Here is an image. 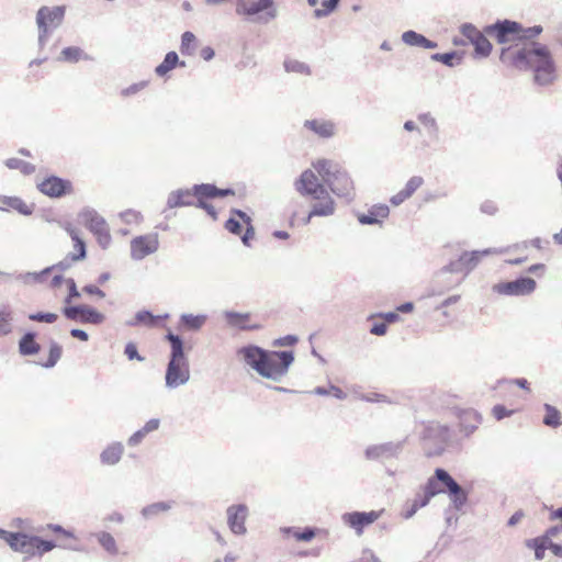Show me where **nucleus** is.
Wrapping results in <instances>:
<instances>
[{
  "instance_id": "nucleus-36",
  "label": "nucleus",
  "mask_w": 562,
  "mask_h": 562,
  "mask_svg": "<svg viewBox=\"0 0 562 562\" xmlns=\"http://www.w3.org/2000/svg\"><path fill=\"white\" fill-rule=\"evenodd\" d=\"M463 53L458 50H451L448 53H435L430 56L434 61L441 63L448 67H454L462 61Z\"/></svg>"
},
{
  "instance_id": "nucleus-42",
  "label": "nucleus",
  "mask_w": 562,
  "mask_h": 562,
  "mask_svg": "<svg viewBox=\"0 0 562 562\" xmlns=\"http://www.w3.org/2000/svg\"><path fill=\"white\" fill-rule=\"evenodd\" d=\"M486 36L488 35L483 31L472 43L475 56L477 57H487L492 52L493 46Z\"/></svg>"
},
{
  "instance_id": "nucleus-49",
  "label": "nucleus",
  "mask_w": 562,
  "mask_h": 562,
  "mask_svg": "<svg viewBox=\"0 0 562 562\" xmlns=\"http://www.w3.org/2000/svg\"><path fill=\"white\" fill-rule=\"evenodd\" d=\"M543 29L541 25H533V26H530V27H525L521 23H520V31H519V34H518V42H522V41H526V43L528 42H533L532 40L536 38L538 35H540L542 33Z\"/></svg>"
},
{
  "instance_id": "nucleus-30",
  "label": "nucleus",
  "mask_w": 562,
  "mask_h": 562,
  "mask_svg": "<svg viewBox=\"0 0 562 562\" xmlns=\"http://www.w3.org/2000/svg\"><path fill=\"white\" fill-rule=\"evenodd\" d=\"M175 502H156L142 508L140 515L144 519L149 520L158 517L159 515L169 512Z\"/></svg>"
},
{
  "instance_id": "nucleus-31",
  "label": "nucleus",
  "mask_w": 562,
  "mask_h": 562,
  "mask_svg": "<svg viewBox=\"0 0 562 562\" xmlns=\"http://www.w3.org/2000/svg\"><path fill=\"white\" fill-rule=\"evenodd\" d=\"M52 272V268H45L40 272H23L14 274V279L24 284L32 285L37 283H43L46 277Z\"/></svg>"
},
{
  "instance_id": "nucleus-62",
  "label": "nucleus",
  "mask_w": 562,
  "mask_h": 562,
  "mask_svg": "<svg viewBox=\"0 0 562 562\" xmlns=\"http://www.w3.org/2000/svg\"><path fill=\"white\" fill-rule=\"evenodd\" d=\"M94 236L97 238L99 246L102 249H106L109 247V245L111 243V235H110L109 227L94 234Z\"/></svg>"
},
{
  "instance_id": "nucleus-32",
  "label": "nucleus",
  "mask_w": 562,
  "mask_h": 562,
  "mask_svg": "<svg viewBox=\"0 0 562 562\" xmlns=\"http://www.w3.org/2000/svg\"><path fill=\"white\" fill-rule=\"evenodd\" d=\"M491 249H484L482 251L474 250V251H463L459 257L461 261L463 262V267L465 269V273H469L471 270H473L482 256L491 254Z\"/></svg>"
},
{
  "instance_id": "nucleus-29",
  "label": "nucleus",
  "mask_w": 562,
  "mask_h": 562,
  "mask_svg": "<svg viewBox=\"0 0 562 562\" xmlns=\"http://www.w3.org/2000/svg\"><path fill=\"white\" fill-rule=\"evenodd\" d=\"M81 59L82 60H93V57L90 56L89 54L85 53L83 49H81L78 46L65 47L60 52V55L57 58L58 61H65V63H70V64L78 63Z\"/></svg>"
},
{
  "instance_id": "nucleus-9",
  "label": "nucleus",
  "mask_w": 562,
  "mask_h": 562,
  "mask_svg": "<svg viewBox=\"0 0 562 562\" xmlns=\"http://www.w3.org/2000/svg\"><path fill=\"white\" fill-rule=\"evenodd\" d=\"M34 536L21 531H8L4 529L0 530V539L4 540L8 546L15 552H20L29 557V561L36 557L35 542H33Z\"/></svg>"
},
{
  "instance_id": "nucleus-16",
  "label": "nucleus",
  "mask_w": 562,
  "mask_h": 562,
  "mask_svg": "<svg viewBox=\"0 0 562 562\" xmlns=\"http://www.w3.org/2000/svg\"><path fill=\"white\" fill-rule=\"evenodd\" d=\"M248 516V507L245 504L232 505L227 508V525L235 535L247 532L245 522Z\"/></svg>"
},
{
  "instance_id": "nucleus-15",
  "label": "nucleus",
  "mask_w": 562,
  "mask_h": 562,
  "mask_svg": "<svg viewBox=\"0 0 562 562\" xmlns=\"http://www.w3.org/2000/svg\"><path fill=\"white\" fill-rule=\"evenodd\" d=\"M454 414L459 419V429L465 437H470L482 423L481 414L472 408H454Z\"/></svg>"
},
{
  "instance_id": "nucleus-3",
  "label": "nucleus",
  "mask_w": 562,
  "mask_h": 562,
  "mask_svg": "<svg viewBox=\"0 0 562 562\" xmlns=\"http://www.w3.org/2000/svg\"><path fill=\"white\" fill-rule=\"evenodd\" d=\"M170 344V356L166 368L165 382L166 387L172 390L184 385L190 380L189 359L184 353L183 339L168 331L165 336Z\"/></svg>"
},
{
  "instance_id": "nucleus-12",
  "label": "nucleus",
  "mask_w": 562,
  "mask_h": 562,
  "mask_svg": "<svg viewBox=\"0 0 562 562\" xmlns=\"http://www.w3.org/2000/svg\"><path fill=\"white\" fill-rule=\"evenodd\" d=\"M445 493L448 494L456 510H461L468 503V492L451 476L449 472H438Z\"/></svg>"
},
{
  "instance_id": "nucleus-40",
  "label": "nucleus",
  "mask_w": 562,
  "mask_h": 562,
  "mask_svg": "<svg viewBox=\"0 0 562 562\" xmlns=\"http://www.w3.org/2000/svg\"><path fill=\"white\" fill-rule=\"evenodd\" d=\"M99 544L110 554L115 555L117 554V546L114 537L106 532V531H100L93 535Z\"/></svg>"
},
{
  "instance_id": "nucleus-19",
  "label": "nucleus",
  "mask_w": 562,
  "mask_h": 562,
  "mask_svg": "<svg viewBox=\"0 0 562 562\" xmlns=\"http://www.w3.org/2000/svg\"><path fill=\"white\" fill-rule=\"evenodd\" d=\"M194 198L193 188L173 190L168 194L166 209L195 206L196 202H194ZM166 211L167 210H164V212Z\"/></svg>"
},
{
  "instance_id": "nucleus-24",
  "label": "nucleus",
  "mask_w": 562,
  "mask_h": 562,
  "mask_svg": "<svg viewBox=\"0 0 562 562\" xmlns=\"http://www.w3.org/2000/svg\"><path fill=\"white\" fill-rule=\"evenodd\" d=\"M304 127L323 138H329L335 135V124L331 121L306 120Z\"/></svg>"
},
{
  "instance_id": "nucleus-57",
  "label": "nucleus",
  "mask_w": 562,
  "mask_h": 562,
  "mask_svg": "<svg viewBox=\"0 0 562 562\" xmlns=\"http://www.w3.org/2000/svg\"><path fill=\"white\" fill-rule=\"evenodd\" d=\"M460 32L461 34L467 37L470 43L472 44L476 37L482 33L480 30H477V27L475 25H473L472 23H463L461 26H460Z\"/></svg>"
},
{
  "instance_id": "nucleus-45",
  "label": "nucleus",
  "mask_w": 562,
  "mask_h": 562,
  "mask_svg": "<svg viewBox=\"0 0 562 562\" xmlns=\"http://www.w3.org/2000/svg\"><path fill=\"white\" fill-rule=\"evenodd\" d=\"M544 409H546V415L543 417V424L546 426H549L552 428L559 427L562 424V422H561L562 416H561L560 411L550 404H544Z\"/></svg>"
},
{
  "instance_id": "nucleus-61",
  "label": "nucleus",
  "mask_w": 562,
  "mask_h": 562,
  "mask_svg": "<svg viewBox=\"0 0 562 562\" xmlns=\"http://www.w3.org/2000/svg\"><path fill=\"white\" fill-rule=\"evenodd\" d=\"M124 355L128 360L144 361V357L138 353L137 347L134 342H127L125 345Z\"/></svg>"
},
{
  "instance_id": "nucleus-7",
  "label": "nucleus",
  "mask_w": 562,
  "mask_h": 562,
  "mask_svg": "<svg viewBox=\"0 0 562 562\" xmlns=\"http://www.w3.org/2000/svg\"><path fill=\"white\" fill-rule=\"evenodd\" d=\"M61 314L71 322L89 325H101L105 321L104 314L87 304L64 305Z\"/></svg>"
},
{
  "instance_id": "nucleus-17",
  "label": "nucleus",
  "mask_w": 562,
  "mask_h": 562,
  "mask_svg": "<svg viewBox=\"0 0 562 562\" xmlns=\"http://www.w3.org/2000/svg\"><path fill=\"white\" fill-rule=\"evenodd\" d=\"M403 448L402 442H384L381 445L369 446L364 450L368 460L390 459L396 457Z\"/></svg>"
},
{
  "instance_id": "nucleus-43",
  "label": "nucleus",
  "mask_w": 562,
  "mask_h": 562,
  "mask_svg": "<svg viewBox=\"0 0 562 562\" xmlns=\"http://www.w3.org/2000/svg\"><path fill=\"white\" fill-rule=\"evenodd\" d=\"M525 546L528 549H532L535 551V559L540 561L544 558L546 550L548 549L549 542H547L539 536L536 538L527 539L525 541Z\"/></svg>"
},
{
  "instance_id": "nucleus-44",
  "label": "nucleus",
  "mask_w": 562,
  "mask_h": 562,
  "mask_svg": "<svg viewBox=\"0 0 562 562\" xmlns=\"http://www.w3.org/2000/svg\"><path fill=\"white\" fill-rule=\"evenodd\" d=\"M282 532L285 535H293V537L297 541H306V542L311 541L316 535L315 528H312V527H305L303 530H300L294 527H284V528H282Z\"/></svg>"
},
{
  "instance_id": "nucleus-5",
  "label": "nucleus",
  "mask_w": 562,
  "mask_h": 562,
  "mask_svg": "<svg viewBox=\"0 0 562 562\" xmlns=\"http://www.w3.org/2000/svg\"><path fill=\"white\" fill-rule=\"evenodd\" d=\"M235 12L246 21L268 24L278 16L274 0H236Z\"/></svg>"
},
{
  "instance_id": "nucleus-60",
  "label": "nucleus",
  "mask_w": 562,
  "mask_h": 562,
  "mask_svg": "<svg viewBox=\"0 0 562 562\" xmlns=\"http://www.w3.org/2000/svg\"><path fill=\"white\" fill-rule=\"evenodd\" d=\"M74 247L77 252L70 254L71 260H77V261L83 260L87 256V247H86L85 240L82 238H79V239L75 238Z\"/></svg>"
},
{
  "instance_id": "nucleus-63",
  "label": "nucleus",
  "mask_w": 562,
  "mask_h": 562,
  "mask_svg": "<svg viewBox=\"0 0 562 562\" xmlns=\"http://www.w3.org/2000/svg\"><path fill=\"white\" fill-rule=\"evenodd\" d=\"M225 228L231 233V234H234V235H240L241 234V224L238 220L234 218V217H229L226 222H225Z\"/></svg>"
},
{
  "instance_id": "nucleus-2",
  "label": "nucleus",
  "mask_w": 562,
  "mask_h": 562,
  "mask_svg": "<svg viewBox=\"0 0 562 562\" xmlns=\"http://www.w3.org/2000/svg\"><path fill=\"white\" fill-rule=\"evenodd\" d=\"M245 364L260 376L280 382L294 362L292 350H267L257 345H247L237 350Z\"/></svg>"
},
{
  "instance_id": "nucleus-54",
  "label": "nucleus",
  "mask_w": 562,
  "mask_h": 562,
  "mask_svg": "<svg viewBox=\"0 0 562 562\" xmlns=\"http://www.w3.org/2000/svg\"><path fill=\"white\" fill-rule=\"evenodd\" d=\"M465 272V269L463 267V262L461 261L460 257L457 260H451L448 265L442 267L438 273L437 278L442 277L446 273H460Z\"/></svg>"
},
{
  "instance_id": "nucleus-50",
  "label": "nucleus",
  "mask_w": 562,
  "mask_h": 562,
  "mask_svg": "<svg viewBox=\"0 0 562 562\" xmlns=\"http://www.w3.org/2000/svg\"><path fill=\"white\" fill-rule=\"evenodd\" d=\"M33 542H35V553L36 557L42 558L45 553L52 551L56 548V543L54 540H46L41 538L40 536H34Z\"/></svg>"
},
{
  "instance_id": "nucleus-33",
  "label": "nucleus",
  "mask_w": 562,
  "mask_h": 562,
  "mask_svg": "<svg viewBox=\"0 0 562 562\" xmlns=\"http://www.w3.org/2000/svg\"><path fill=\"white\" fill-rule=\"evenodd\" d=\"M438 472H448L447 470L442 468H437L434 472V474L427 480L426 484L423 486L424 493H426L428 496L434 497L440 493H445V486L441 487L439 484L440 476H438Z\"/></svg>"
},
{
  "instance_id": "nucleus-18",
  "label": "nucleus",
  "mask_w": 562,
  "mask_h": 562,
  "mask_svg": "<svg viewBox=\"0 0 562 562\" xmlns=\"http://www.w3.org/2000/svg\"><path fill=\"white\" fill-rule=\"evenodd\" d=\"M78 218L93 235L109 227L106 221L94 209L89 206L80 211Z\"/></svg>"
},
{
  "instance_id": "nucleus-35",
  "label": "nucleus",
  "mask_w": 562,
  "mask_h": 562,
  "mask_svg": "<svg viewBox=\"0 0 562 562\" xmlns=\"http://www.w3.org/2000/svg\"><path fill=\"white\" fill-rule=\"evenodd\" d=\"M335 206L336 204L333 198H327L326 201H317L312 205L310 217L333 215L335 212Z\"/></svg>"
},
{
  "instance_id": "nucleus-53",
  "label": "nucleus",
  "mask_w": 562,
  "mask_h": 562,
  "mask_svg": "<svg viewBox=\"0 0 562 562\" xmlns=\"http://www.w3.org/2000/svg\"><path fill=\"white\" fill-rule=\"evenodd\" d=\"M285 71L288 72H297L310 75L311 69L310 66L305 63L295 60V59H286L283 64Z\"/></svg>"
},
{
  "instance_id": "nucleus-27",
  "label": "nucleus",
  "mask_w": 562,
  "mask_h": 562,
  "mask_svg": "<svg viewBox=\"0 0 562 562\" xmlns=\"http://www.w3.org/2000/svg\"><path fill=\"white\" fill-rule=\"evenodd\" d=\"M123 452V445L121 442H113L101 452L100 461L105 465H114L120 462Z\"/></svg>"
},
{
  "instance_id": "nucleus-55",
  "label": "nucleus",
  "mask_w": 562,
  "mask_h": 562,
  "mask_svg": "<svg viewBox=\"0 0 562 562\" xmlns=\"http://www.w3.org/2000/svg\"><path fill=\"white\" fill-rule=\"evenodd\" d=\"M68 286V294L64 299V305H72L71 302L81 296L80 292L77 289L76 281L72 278H68L65 280Z\"/></svg>"
},
{
  "instance_id": "nucleus-4",
  "label": "nucleus",
  "mask_w": 562,
  "mask_h": 562,
  "mask_svg": "<svg viewBox=\"0 0 562 562\" xmlns=\"http://www.w3.org/2000/svg\"><path fill=\"white\" fill-rule=\"evenodd\" d=\"M313 167L334 194L348 201L355 198L353 181L348 171L338 162L319 159L313 164Z\"/></svg>"
},
{
  "instance_id": "nucleus-10",
  "label": "nucleus",
  "mask_w": 562,
  "mask_h": 562,
  "mask_svg": "<svg viewBox=\"0 0 562 562\" xmlns=\"http://www.w3.org/2000/svg\"><path fill=\"white\" fill-rule=\"evenodd\" d=\"M537 283L530 277H519L512 281L501 282L494 285V291L507 296L529 295L536 290Z\"/></svg>"
},
{
  "instance_id": "nucleus-56",
  "label": "nucleus",
  "mask_w": 562,
  "mask_h": 562,
  "mask_svg": "<svg viewBox=\"0 0 562 562\" xmlns=\"http://www.w3.org/2000/svg\"><path fill=\"white\" fill-rule=\"evenodd\" d=\"M58 315L50 312H36L29 315V319L33 322H43L53 324L57 321Z\"/></svg>"
},
{
  "instance_id": "nucleus-39",
  "label": "nucleus",
  "mask_w": 562,
  "mask_h": 562,
  "mask_svg": "<svg viewBox=\"0 0 562 562\" xmlns=\"http://www.w3.org/2000/svg\"><path fill=\"white\" fill-rule=\"evenodd\" d=\"M13 312L9 305L0 306V337L12 333Z\"/></svg>"
},
{
  "instance_id": "nucleus-51",
  "label": "nucleus",
  "mask_w": 562,
  "mask_h": 562,
  "mask_svg": "<svg viewBox=\"0 0 562 562\" xmlns=\"http://www.w3.org/2000/svg\"><path fill=\"white\" fill-rule=\"evenodd\" d=\"M195 35L190 32L186 31L181 35V45H180V52L182 55H191L194 50V44H195Z\"/></svg>"
},
{
  "instance_id": "nucleus-48",
  "label": "nucleus",
  "mask_w": 562,
  "mask_h": 562,
  "mask_svg": "<svg viewBox=\"0 0 562 562\" xmlns=\"http://www.w3.org/2000/svg\"><path fill=\"white\" fill-rule=\"evenodd\" d=\"M61 353H63L61 346L58 342L52 340L49 344L48 358L45 362L41 363V366L46 369L55 367L56 363L59 361Z\"/></svg>"
},
{
  "instance_id": "nucleus-22",
  "label": "nucleus",
  "mask_w": 562,
  "mask_h": 562,
  "mask_svg": "<svg viewBox=\"0 0 562 562\" xmlns=\"http://www.w3.org/2000/svg\"><path fill=\"white\" fill-rule=\"evenodd\" d=\"M321 181L318 180L315 172L311 169L304 170L301 176L295 180L294 187L295 190L301 194L306 196L307 193H311V190L318 186Z\"/></svg>"
},
{
  "instance_id": "nucleus-52",
  "label": "nucleus",
  "mask_w": 562,
  "mask_h": 562,
  "mask_svg": "<svg viewBox=\"0 0 562 562\" xmlns=\"http://www.w3.org/2000/svg\"><path fill=\"white\" fill-rule=\"evenodd\" d=\"M340 0H323L322 8L314 10V16L317 19L328 16L339 5Z\"/></svg>"
},
{
  "instance_id": "nucleus-46",
  "label": "nucleus",
  "mask_w": 562,
  "mask_h": 562,
  "mask_svg": "<svg viewBox=\"0 0 562 562\" xmlns=\"http://www.w3.org/2000/svg\"><path fill=\"white\" fill-rule=\"evenodd\" d=\"M4 165L9 169L20 170L25 176H30V175L34 173L36 170L34 165H32L27 161L21 160L19 158H9L4 161Z\"/></svg>"
},
{
  "instance_id": "nucleus-64",
  "label": "nucleus",
  "mask_w": 562,
  "mask_h": 562,
  "mask_svg": "<svg viewBox=\"0 0 562 562\" xmlns=\"http://www.w3.org/2000/svg\"><path fill=\"white\" fill-rule=\"evenodd\" d=\"M353 562H381V561L370 549H364L361 553V557Z\"/></svg>"
},
{
  "instance_id": "nucleus-6",
  "label": "nucleus",
  "mask_w": 562,
  "mask_h": 562,
  "mask_svg": "<svg viewBox=\"0 0 562 562\" xmlns=\"http://www.w3.org/2000/svg\"><path fill=\"white\" fill-rule=\"evenodd\" d=\"M66 13L65 5L41 7L36 12V25L38 30V47L43 49L49 36L64 22Z\"/></svg>"
},
{
  "instance_id": "nucleus-37",
  "label": "nucleus",
  "mask_w": 562,
  "mask_h": 562,
  "mask_svg": "<svg viewBox=\"0 0 562 562\" xmlns=\"http://www.w3.org/2000/svg\"><path fill=\"white\" fill-rule=\"evenodd\" d=\"M418 122L425 126L430 138H438L439 125L436 117L430 112H423L417 115Z\"/></svg>"
},
{
  "instance_id": "nucleus-1",
  "label": "nucleus",
  "mask_w": 562,
  "mask_h": 562,
  "mask_svg": "<svg viewBox=\"0 0 562 562\" xmlns=\"http://www.w3.org/2000/svg\"><path fill=\"white\" fill-rule=\"evenodd\" d=\"M499 59L516 69L532 70L533 80L539 86H549L554 81L555 63L544 44L528 42L516 50L512 46L504 47Z\"/></svg>"
},
{
  "instance_id": "nucleus-47",
  "label": "nucleus",
  "mask_w": 562,
  "mask_h": 562,
  "mask_svg": "<svg viewBox=\"0 0 562 562\" xmlns=\"http://www.w3.org/2000/svg\"><path fill=\"white\" fill-rule=\"evenodd\" d=\"M157 318H158V316H155L150 311L143 310V311H138L135 314L134 319L133 321H128L126 324L128 326H137L139 324H146L148 326H155Z\"/></svg>"
},
{
  "instance_id": "nucleus-28",
  "label": "nucleus",
  "mask_w": 562,
  "mask_h": 562,
  "mask_svg": "<svg viewBox=\"0 0 562 562\" xmlns=\"http://www.w3.org/2000/svg\"><path fill=\"white\" fill-rule=\"evenodd\" d=\"M177 66L184 67L186 63L180 61L178 54L171 50L165 55L164 60L155 68V72L158 77H164Z\"/></svg>"
},
{
  "instance_id": "nucleus-13",
  "label": "nucleus",
  "mask_w": 562,
  "mask_h": 562,
  "mask_svg": "<svg viewBox=\"0 0 562 562\" xmlns=\"http://www.w3.org/2000/svg\"><path fill=\"white\" fill-rule=\"evenodd\" d=\"M159 247L157 235H142L131 241V257L134 260H142L156 252Z\"/></svg>"
},
{
  "instance_id": "nucleus-34",
  "label": "nucleus",
  "mask_w": 562,
  "mask_h": 562,
  "mask_svg": "<svg viewBox=\"0 0 562 562\" xmlns=\"http://www.w3.org/2000/svg\"><path fill=\"white\" fill-rule=\"evenodd\" d=\"M426 432L428 437H434L441 443H448L451 439V430L448 425L431 424L426 428Z\"/></svg>"
},
{
  "instance_id": "nucleus-26",
  "label": "nucleus",
  "mask_w": 562,
  "mask_h": 562,
  "mask_svg": "<svg viewBox=\"0 0 562 562\" xmlns=\"http://www.w3.org/2000/svg\"><path fill=\"white\" fill-rule=\"evenodd\" d=\"M35 331H26L19 340V352L22 356H34L41 350V345L36 341Z\"/></svg>"
},
{
  "instance_id": "nucleus-25",
  "label": "nucleus",
  "mask_w": 562,
  "mask_h": 562,
  "mask_svg": "<svg viewBox=\"0 0 562 562\" xmlns=\"http://www.w3.org/2000/svg\"><path fill=\"white\" fill-rule=\"evenodd\" d=\"M0 210L7 211L13 209L22 215H31L34 210L33 205H27L18 196H2L0 198Z\"/></svg>"
},
{
  "instance_id": "nucleus-14",
  "label": "nucleus",
  "mask_w": 562,
  "mask_h": 562,
  "mask_svg": "<svg viewBox=\"0 0 562 562\" xmlns=\"http://www.w3.org/2000/svg\"><path fill=\"white\" fill-rule=\"evenodd\" d=\"M381 512H350L345 513L341 519L345 525L352 528L357 535H361L363 529L372 525L379 517Z\"/></svg>"
},
{
  "instance_id": "nucleus-21",
  "label": "nucleus",
  "mask_w": 562,
  "mask_h": 562,
  "mask_svg": "<svg viewBox=\"0 0 562 562\" xmlns=\"http://www.w3.org/2000/svg\"><path fill=\"white\" fill-rule=\"evenodd\" d=\"M389 214L390 209L386 204H378L370 207L367 213L358 215V221L362 225L380 224Z\"/></svg>"
},
{
  "instance_id": "nucleus-38",
  "label": "nucleus",
  "mask_w": 562,
  "mask_h": 562,
  "mask_svg": "<svg viewBox=\"0 0 562 562\" xmlns=\"http://www.w3.org/2000/svg\"><path fill=\"white\" fill-rule=\"evenodd\" d=\"M207 316L204 314H182L180 316V326L188 330H199L205 324Z\"/></svg>"
},
{
  "instance_id": "nucleus-59",
  "label": "nucleus",
  "mask_w": 562,
  "mask_h": 562,
  "mask_svg": "<svg viewBox=\"0 0 562 562\" xmlns=\"http://www.w3.org/2000/svg\"><path fill=\"white\" fill-rule=\"evenodd\" d=\"M308 196H312L313 199L317 200V201H322V200H327V198H331L327 191V188H326V183H324L323 181L316 186L315 188H313L311 190V193H307Z\"/></svg>"
},
{
  "instance_id": "nucleus-58",
  "label": "nucleus",
  "mask_w": 562,
  "mask_h": 562,
  "mask_svg": "<svg viewBox=\"0 0 562 562\" xmlns=\"http://www.w3.org/2000/svg\"><path fill=\"white\" fill-rule=\"evenodd\" d=\"M423 183L424 179L422 177L414 176L406 182L403 191L406 193V196L411 198Z\"/></svg>"
},
{
  "instance_id": "nucleus-23",
  "label": "nucleus",
  "mask_w": 562,
  "mask_h": 562,
  "mask_svg": "<svg viewBox=\"0 0 562 562\" xmlns=\"http://www.w3.org/2000/svg\"><path fill=\"white\" fill-rule=\"evenodd\" d=\"M402 41L408 45L414 47H423L426 49H435L438 47V43L428 40L420 33H417L413 30L406 31L402 34Z\"/></svg>"
},
{
  "instance_id": "nucleus-41",
  "label": "nucleus",
  "mask_w": 562,
  "mask_h": 562,
  "mask_svg": "<svg viewBox=\"0 0 562 562\" xmlns=\"http://www.w3.org/2000/svg\"><path fill=\"white\" fill-rule=\"evenodd\" d=\"M192 188L196 203H200V201H206L207 199H215L216 186L213 183L194 184Z\"/></svg>"
},
{
  "instance_id": "nucleus-8",
  "label": "nucleus",
  "mask_w": 562,
  "mask_h": 562,
  "mask_svg": "<svg viewBox=\"0 0 562 562\" xmlns=\"http://www.w3.org/2000/svg\"><path fill=\"white\" fill-rule=\"evenodd\" d=\"M520 23L509 19L496 20L484 27V33L495 38L498 44L518 42Z\"/></svg>"
},
{
  "instance_id": "nucleus-20",
  "label": "nucleus",
  "mask_w": 562,
  "mask_h": 562,
  "mask_svg": "<svg viewBox=\"0 0 562 562\" xmlns=\"http://www.w3.org/2000/svg\"><path fill=\"white\" fill-rule=\"evenodd\" d=\"M250 313H239L235 311H225L224 318L228 326L238 328L240 330H258L261 328L259 324L249 325L247 322L250 319Z\"/></svg>"
},
{
  "instance_id": "nucleus-11",
  "label": "nucleus",
  "mask_w": 562,
  "mask_h": 562,
  "mask_svg": "<svg viewBox=\"0 0 562 562\" xmlns=\"http://www.w3.org/2000/svg\"><path fill=\"white\" fill-rule=\"evenodd\" d=\"M37 189L50 199H60L72 193L74 187L70 180L52 175L41 181Z\"/></svg>"
}]
</instances>
